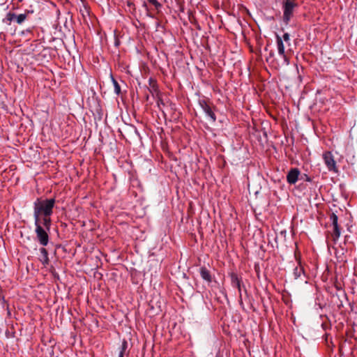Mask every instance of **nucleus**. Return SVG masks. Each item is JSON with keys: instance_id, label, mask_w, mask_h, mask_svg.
I'll return each instance as SVG.
<instances>
[{"instance_id": "nucleus-1", "label": "nucleus", "mask_w": 357, "mask_h": 357, "mask_svg": "<svg viewBox=\"0 0 357 357\" xmlns=\"http://www.w3.org/2000/svg\"><path fill=\"white\" fill-rule=\"evenodd\" d=\"M55 199H37L33 204V217L35 222H43V226L50 230L52 220L50 216L53 213Z\"/></svg>"}, {"instance_id": "nucleus-2", "label": "nucleus", "mask_w": 357, "mask_h": 357, "mask_svg": "<svg viewBox=\"0 0 357 357\" xmlns=\"http://www.w3.org/2000/svg\"><path fill=\"white\" fill-rule=\"evenodd\" d=\"M34 225L36 227L35 232L36 238L39 243L43 246H46L49 243V235L47 230L43 225V222H35Z\"/></svg>"}, {"instance_id": "nucleus-3", "label": "nucleus", "mask_w": 357, "mask_h": 357, "mask_svg": "<svg viewBox=\"0 0 357 357\" xmlns=\"http://www.w3.org/2000/svg\"><path fill=\"white\" fill-rule=\"evenodd\" d=\"M298 6V3L294 0H285L283 2V21L288 24L293 16L294 9Z\"/></svg>"}, {"instance_id": "nucleus-4", "label": "nucleus", "mask_w": 357, "mask_h": 357, "mask_svg": "<svg viewBox=\"0 0 357 357\" xmlns=\"http://www.w3.org/2000/svg\"><path fill=\"white\" fill-rule=\"evenodd\" d=\"M198 103L206 115L209 118L210 121L213 123H215L216 121V115L213 112L215 107L213 104L209 100L204 98L199 99Z\"/></svg>"}, {"instance_id": "nucleus-5", "label": "nucleus", "mask_w": 357, "mask_h": 357, "mask_svg": "<svg viewBox=\"0 0 357 357\" xmlns=\"http://www.w3.org/2000/svg\"><path fill=\"white\" fill-rule=\"evenodd\" d=\"M330 220L333 226V232L331 234L332 240L334 244H336L341 234V228L338 225V217L334 213H331L329 215Z\"/></svg>"}, {"instance_id": "nucleus-6", "label": "nucleus", "mask_w": 357, "mask_h": 357, "mask_svg": "<svg viewBox=\"0 0 357 357\" xmlns=\"http://www.w3.org/2000/svg\"><path fill=\"white\" fill-rule=\"evenodd\" d=\"M322 158L329 172H333L334 173H337L338 172L336 161L331 151H325L322 155Z\"/></svg>"}, {"instance_id": "nucleus-7", "label": "nucleus", "mask_w": 357, "mask_h": 357, "mask_svg": "<svg viewBox=\"0 0 357 357\" xmlns=\"http://www.w3.org/2000/svg\"><path fill=\"white\" fill-rule=\"evenodd\" d=\"M294 256L296 261L298 262V266L294 268L293 274L295 279H298L301 277L302 275L305 276V271L303 266L301 264V253L296 251Z\"/></svg>"}, {"instance_id": "nucleus-8", "label": "nucleus", "mask_w": 357, "mask_h": 357, "mask_svg": "<svg viewBox=\"0 0 357 357\" xmlns=\"http://www.w3.org/2000/svg\"><path fill=\"white\" fill-rule=\"evenodd\" d=\"M231 282L233 287H235L238 289L239 293V298L240 302L242 303V295H241V279L238 278V275L235 273H231L230 274Z\"/></svg>"}, {"instance_id": "nucleus-9", "label": "nucleus", "mask_w": 357, "mask_h": 357, "mask_svg": "<svg viewBox=\"0 0 357 357\" xmlns=\"http://www.w3.org/2000/svg\"><path fill=\"white\" fill-rule=\"evenodd\" d=\"M301 172L298 168H291L287 175V181L289 184H295L300 175Z\"/></svg>"}, {"instance_id": "nucleus-10", "label": "nucleus", "mask_w": 357, "mask_h": 357, "mask_svg": "<svg viewBox=\"0 0 357 357\" xmlns=\"http://www.w3.org/2000/svg\"><path fill=\"white\" fill-rule=\"evenodd\" d=\"M40 256L38 258L39 261L45 267L50 264V259L48 256V252L45 248H40Z\"/></svg>"}, {"instance_id": "nucleus-11", "label": "nucleus", "mask_w": 357, "mask_h": 357, "mask_svg": "<svg viewBox=\"0 0 357 357\" xmlns=\"http://www.w3.org/2000/svg\"><path fill=\"white\" fill-rule=\"evenodd\" d=\"M149 91L152 94L153 96H158L160 91L158 90V86L157 84V82L155 79L150 77L149 79Z\"/></svg>"}, {"instance_id": "nucleus-12", "label": "nucleus", "mask_w": 357, "mask_h": 357, "mask_svg": "<svg viewBox=\"0 0 357 357\" xmlns=\"http://www.w3.org/2000/svg\"><path fill=\"white\" fill-rule=\"evenodd\" d=\"M200 275L202 278L207 282L208 283H211L212 282L213 278L211 274L210 271L205 266H202L199 270Z\"/></svg>"}, {"instance_id": "nucleus-13", "label": "nucleus", "mask_w": 357, "mask_h": 357, "mask_svg": "<svg viewBox=\"0 0 357 357\" xmlns=\"http://www.w3.org/2000/svg\"><path fill=\"white\" fill-rule=\"evenodd\" d=\"M33 13V10H26L24 13H20L15 16V22L22 24L26 20L29 18L30 14Z\"/></svg>"}, {"instance_id": "nucleus-14", "label": "nucleus", "mask_w": 357, "mask_h": 357, "mask_svg": "<svg viewBox=\"0 0 357 357\" xmlns=\"http://www.w3.org/2000/svg\"><path fill=\"white\" fill-rule=\"evenodd\" d=\"M276 42H277V46H278V53L280 56L285 57L284 54V46L283 44V41L281 37H280L278 35L276 36Z\"/></svg>"}, {"instance_id": "nucleus-15", "label": "nucleus", "mask_w": 357, "mask_h": 357, "mask_svg": "<svg viewBox=\"0 0 357 357\" xmlns=\"http://www.w3.org/2000/svg\"><path fill=\"white\" fill-rule=\"evenodd\" d=\"M15 16H16V13H13V12H8L6 14V17L4 19H3V22L10 24L12 22L15 21Z\"/></svg>"}, {"instance_id": "nucleus-16", "label": "nucleus", "mask_w": 357, "mask_h": 357, "mask_svg": "<svg viewBox=\"0 0 357 357\" xmlns=\"http://www.w3.org/2000/svg\"><path fill=\"white\" fill-rule=\"evenodd\" d=\"M148 3L154 6L155 9L159 12L160 8H162V4L159 3L157 0H146Z\"/></svg>"}, {"instance_id": "nucleus-17", "label": "nucleus", "mask_w": 357, "mask_h": 357, "mask_svg": "<svg viewBox=\"0 0 357 357\" xmlns=\"http://www.w3.org/2000/svg\"><path fill=\"white\" fill-rule=\"evenodd\" d=\"M112 80L114 86V92L116 94L119 95L121 93V87L117 81L112 76Z\"/></svg>"}, {"instance_id": "nucleus-18", "label": "nucleus", "mask_w": 357, "mask_h": 357, "mask_svg": "<svg viewBox=\"0 0 357 357\" xmlns=\"http://www.w3.org/2000/svg\"><path fill=\"white\" fill-rule=\"evenodd\" d=\"M128 347V342L126 340H123L121 347L120 352H122V354H126Z\"/></svg>"}, {"instance_id": "nucleus-19", "label": "nucleus", "mask_w": 357, "mask_h": 357, "mask_svg": "<svg viewBox=\"0 0 357 357\" xmlns=\"http://www.w3.org/2000/svg\"><path fill=\"white\" fill-rule=\"evenodd\" d=\"M6 304V301L4 296L2 294V290L0 289V305H2L4 307Z\"/></svg>"}, {"instance_id": "nucleus-20", "label": "nucleus", "mask_w": 357, "mask_h": 357, "mask_svg": "<svg viewBox=\"0 0 357 357\" xmlns=\"http://www.w3.org/2000/svg\"><path fill=\"white\" fill-rule=\"evenodd\" d=\"M282 40H284L286 43H289L290 41V36L288 33H284L282 36Z\"/></svg>"}, {"instance_id": "nucleus-21", "label": "nucleus", "mask_w": 357, "mask_h": 357, "mask_svg": "<svg viewBox=\"0 0 357 357\" xmlns=\"http://www.w3.org/2000/svg\"><path fill=\"white\" fill-rule=\"evenodd\" d=\"M157 97H158V100H157L158 106L160 107V105H165L163 100L161 98H160L159 96Z\"/></svg>"}, {"instance_id": "nucleus-22", "label": "nucleus", "mask_w": 357, "mask_h": 357, "mask_svg": "<svg viewBox=\"0 0 357 357\" xmlns=\"http://www.w3.org/2000/svg\"><path fill=\"white\" fill-rule=\"evenodd\" d=\"M304 176H305V181H307V182H311L312 181V178L307 176V174H304Z\"/></svg>"}, {"instance_id": "nucleus-23", "label": "nucleus", "mask_w": 357, "mask_h": 357, "mask_svg": "<svg viewBox=\"0 0 357 357\" xmlns=\"http://www.w3.org/2000/svg\"><path fill=\"white\" fill-rule=\"evenodd\" d=\"M143 7L145 8V9L147 10L148 13L149 12V9L148 8L147 3L146 1L144 2Z\"/></svg>"}, {"instance_id": "nucleus-24", "label": "nucleus", "mask_w": 357, "mask_h": 357, "mask_svg": "<svg viewBox=\"0 0 357 357\" xmlns=\"http://www.w3.org/2000/svg\"><path fill=\"white\" fill-rule=\"evenodd\" d=\"M128 6L129 7H132V6H134L135 5H134V3L132 2H128Z\"/></svg>"}, {"instance_id": "nucleus-25", "label": "nucleus", "mask_w": 357, "mask_h": 357, "mask_svg": "<svg viewBox=\"0 0 357 357\" xmlns=\"http://www.w3.org/2000/svg\"><path fill=\"white\" fill-rule=\"evenodd\" d=\"M333 249H334V250H335V255H336L337 257H338V255H338V252H337V249H336L335 247H333Z\"/></svg>"}, {"instance_id": "nucleus-26", "label": "nucleus", "mask_w": 357, "mask_h": 357, "mask_svg": "<svg viewBox=\"0 0 357 357\" xmlns=\"http://www.w3.org/2000/svg\"><path fill=\"white\" fill-rule=\"evenodd\" d=\"M119 357H124V354H122V352H119Z\"/></svg>"}, {"instance_id": "nucleus-27", "label": "nucleus", "mask_w": 357, "mask_h": 357, "mask_svg": "<svg viewBox=\"0 0 357 357\" xmlns=\"http://www.w3.org/2000/svg\"><path fill=\"white\" fill-rule=\"evenodd\" d=\"M148 16L151 17H153V15H151V13H148Z\"/></svg>"}, {"instance_id": "nucleus-28", "label": "nucleus", "mask_w": 357, "mask_h": 357, "mask_svg": "<svg viewBox=\"0 0 357 357\" xmlns=\"http://www.w3.org/2000/svg\"><path fill=\"white\" fill-rule=\"evenodd\" d=\"M6 308H7V310H8V314H10V311H9V309H8V305H7V307H6Z\"/></svg>"}, {"instance_id": "nucleus-29", "label": "nucleus", "mask_w": 357, "mask_h": 357, "mask_svg": "<svg viewBox=\"0 0 357 357\" xmlns=\"http://www.w3.org/2000/svg\"><path fill=\"white\" fill-rule=\"evenodd\" d=\"M26 31H28V32H31V30H30V29H26Z\"/></svg>"}]
</instances>
